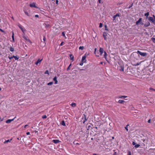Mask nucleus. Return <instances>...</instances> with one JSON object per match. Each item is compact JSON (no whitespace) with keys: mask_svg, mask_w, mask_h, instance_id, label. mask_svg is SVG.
Here are the masks:
<instances>
[{"mask_svg":"<svg viewBox=\"0 0 155 155\" xmlns=\"http://www.w3.org/2000/svg\"><path fill=\"white\" fill-rule=\"evenodd\" d=\"M136 53L137 54H139L140 55L143 57H145L147 55V53L146 52H142L139 51H137Z\"/></svg>","mask_w":155,"mask_h":155,"instance_id":"1","label":"nucleus"},{"mask_svg":"<svg viewBox=\"0 0 155 155\" xmlns=\"http://www.w3.org/2000/svg\"><path fill=\"white\" fill-rule=\"evenodd\" d=\"M18 26L22 31L23 32L24 34V32L26 31L25 28L20 24L18 25Z\"/></svg>","mask_w":155,"mask_h":155,"instance_id":"2","label":"nucleus"},{"mask_svg":"<svg viewBox=\"0 0 155 155\" xmlns=\"http://www.w3.org/2000/svg\"><path fill=\"white\" fill-rule=\"evenodd\" d=\"M86 54H85L82 57L81 61L85 63L86 61Z\"/></svg>","mask_w":155,"mask_h":155,"instance_id":"3","label":"nucleus"},{"mask_svg":"<svg viewBox=\"0 0 155 155\" xmlns=\"http://www.w3.org/2000/svg\"><path fill=\"white\" fill-rule=\"evenodd\" d=\"M148 20L150 21H151L153 23H155V21L153 19V17H149L148 18Z\"/></svg>","mask_w":155,"mask_h":155,"instance_id":"4","label":"nucleus"},{"mask_svg":"<svg viewBox=\"0 0 155 155\" xmlns=\"http://www.w3.org/2000/svg\"><path fill=\"white\" fill-rule=\"evenodd\" d=\"M132 144L133 145H135L134 147L135 148H137L140 146V145L139 144H136V143L134 141L133 142Z\"/></svg>","mask_w":155,"mask_h":155,"instance_id":"5","label":"nucleus"},{"mask_svg":"<svg viewBox=\"0 0 155 155\" xmlns=\"http://www.w3.org/2000/svg\"><path fill=\"white\" fill-rule=\"evenodd\" d=\"M103 36L105 40L106 41L107 39V33L106 32H104L103 34Z\"/></svg>","mask_w":155,"mask_h":155,"instance_id":"6","label":"nucleus"},{"mask_svg":"<svg viewBox=\"0 0 155 155\" xmlns=\"http://www.w3.org/2000/svg\"><path fill=\"white\" fill-rule=\"evenodd\" d=\"M24 34L23 35V38L25 40H26L27 41H28V42H30V43H31V41L28 38V37H27L25 36L24 35Z\"/></svg>","mask_w":155,"mask_h":155,"instance_id":"7","label":"nucleus"},{"mask_svg":"<svg viewBox=\"0 0 155 155\" xmlns=\"http://www.w3.org/2000/svg\"><path fill=\"white\" fill-rule=\"evenodd\" d=\"M16 118L15 117H14L13 119H8L6 120V123H11L12 121H13V120H14V119Z\"/></svg>","mask_w":155,"mask_h":155,"instance_id":"8","label":"nucleus"},{"mask_svg":"<svg viewBox=\"0 0 155 155\" xmlns=\"http://www.w3.org/2000/svg\"><path fill=\"white\" fill-rule=\"evenodd\" d=\"M29 5L31 7L36 8V6H35V3L34 2H33L31 4H30Z\"/></svg>","mask_w":155,"mask_h":155,"instance_id":"9","label":"nucleus"},{"mask_svg":"<svg viewBox=\"0 0 155 155\" xmlns=\"http://www.w3.org/2000/svg\"><path fill=\"white\" fill-rule=\"evenodd\" d=\"M52 141L54 143L57 144L60 142V141L58 140H53Z\"/></svg>","mask_w":155,"mask_h":155,"instance_id":"10","label":"nucleus"},{"mask_svg":"<svg viewBox=\"0 0 155 155\" xmlns=\"http://www.w3.org/2000/svg\"><path fill=\"white\" fill-rule=\"evenodd\" d=\"M99 51L100 52V54L101 55H102V54L104 52V49L102 48H100L99 49Z\"/></svg>","mask_w":155,"mask_h":155,"instance_id":"11","label":"nucleus"},{"mask_svg":"<svg viewBox=\"0 0 155 155\" xmlns=\"http://www.w3.org/2000/svg\"><path fill=\"white\" fill-rule=\"evenodd\" d=\"M119 14H117L116 15H114L113 17V21H114L115 20V19L117 17H119Z\"/></svg>","mask_w":155,"mask_h":155,"instance_id":"12","label":"nucleus"},{"mask_svg":"<svg viewBox=\"0 0 155 155\" xmlns=\"http://www.w3.org/2000/svg\"><path fill=\"white\" fill-rule=\"evenodd\" d=\"M142 21V18H140L136 22V24L138 25Z\"/></svg>","mask_w":155,"mask_h":155,"instance_id":"13","label":"nucleus"},{"mask_svg":"<svg viewBox=\"0 0 155 155\" xmlns=\"http://www.w3.org/2000/svg\"><path fill=\"white\" fill-rule=\"evenodd\" d=\"M42 60V59H38L37 60V61L35 63V64L36 65H38V64L39 63H40Z\"/></svg>","mask_w":155,"mask_h":155,"instance_id":"14","label":"nucleus"},{"mask_svg":"<svg viewBox=\"0 0 155 155\" xmlns=\"http://www.w3.org/2000/svg\"><path fill=\"white\" fill-rule=\"evenodd\" d=\"M53 80L55 81V84H56L58 83V81L57 80V77L56 76L55 77L53 78Z\"/></svg>","mask_w":155,"mask_h":155,"instance_id":"15","label":"nucleus"},{"mask_svg":"<svg viewBox=\"0 0 155 155\" xmlns=\"http://www.w3.org/2000/svg\"><path fill=\"white\" fill-rule=\"evenodd\" d=\"M150 25V24L149 22H148L144 24V26L146 27H148Z\"/></svg>","mask_w":155,"mask_h":155,"instance_id":"16","label":"nucleus"},{"mask_svg":"<svg viewBox=\"0 0 155 155\" xmlns=\"http://www.w3.org/2000/svg\"><path fill=\"white\" fill-rule=\"evenodd\" d=\"M61 124L63 126H66V124L65 123V122L64 120H62L61 123Z\"/></svg>","mask_w":155,"mask_h":155,"instance_id":"17","label":"nucleus"},{"mask_svg":"<svg viewBox=\"0 0 155 155\" xmlns=\"http://www.w3.org/2000/svg\"><path fill=\"white\" fill-rule=\"evenodd\" d=\"M70 59L72 60L73 61H74L73 59H74V56L72 54H70Z\"/></svg>","mask_w":155,"mask_h":155,"instance_id":"18","label":"nucleus"},{"mask_svg":"<svg viewBox=\"0 0 155 155\" xmlns=\"http://www.w3.org/2000/svg\"><path fill=\"white\" fill-rule=\"evenodd\" d=\"M124 102V100H119L118 101V102L120 104H123Z\"/></svg>","mask_w":155,"mask_h":155,"instance_id":"19","label":"nucleus"},{"mask_svg":"<svg viewBox=\"0 0 155 155\" xmlns=\"http://www.w3.org/2000/svg\"><path fill=\"white\" fill-rule=\"evenodd\" d=\"M84 116V121H83V124H84L85 123V122L87 120V119H86V116L84 114L83 115Z\"/></svg>","mask_w":155,"mask_h":155,"instance_id":"20","label":"nucleus"},{"mask_svg":"<svg viewBox=\"0 0 155 155\" xmlns=\"http://www.w3.org/2000/svg\"><path fill=\"white\" fill-rule=\"evenodd\" d=\"M12 139H11L10 140H6L4 142V143H8V142H10L11 140H12Z\"/></svg>","mask_w":155,"mask_h":155,"instance_id":"21","label":"nucleus"},{"mask_svg":"<svg viewBox=\"0 0 155 155\" xmlns=\"http://www.w3.org/2000/svg\"><path fill=\"white\" fill-rule=\"evenodd\" d=\"M71 106L72 107H75L76 106V104L75 103H72L71 104Z\"/></svg>","mask_w":155,"mask_h":155,"instance_id":"22","label":"nucleus"},{"mask_svg":"<svg viewBox=\"0 0 155 155\" xmlns=\"http://www.w3.org/2000/svg\"><path fill=\"white\" fill-rule=\"evenodd\" d=\"M149 12H147L145 14L144 16H146V17L147 18L148 17V16H149Z\"/></svg>","mask_w":155,"mask_h":155,"instance_id":"23","label":"nucleus"},{"mask_svg":"<svg viewBox=\"0 0 155 155\" xmlns=\"http://www.w3.org/2000/svg\"><path fill=\"white\" fill-rule=\"evenodd\" d=\"M104 58L107 60V59H107V53L105 51H104Z\"/></svg>","mask_w":155,"mask_h":155,"instance_id":"24","label":"nucleus"},{"mask_svg":"<svg viewBox=\"0 0 155 155\" xmlns=\"http://www.w3.org/2000/svg\"><path fill=\"white\" fill-rule=\"evenodd\" d=\"M9 50L11 51H14V48L12 47H11L10 48Z\"/></svg>","mask_w":155,"mask_h":155,"instance_id":"25","label":"nucleus"},{"mask_svg":"<svg viewBox=\"0 0 155 155\" xmlns=\"http://www.w3.org/2000/svg\"><path fill=\"white\" fill-rule=\"evenodd\" d=\"M12 40L13 41H14L15 40H14V34L13 32H12Z\"/></svg>","mask_w":155,"mask_h":155,"instance_id":"26","label":"nucleus"},{"mask_svg":"<svg viewBox=\"0 0 155 155\" xmlns=\"http://www.w3.org/2000/svg\"><path fill=\"white\" fill-rule=\"evenodd\" d=\"M13 57L15 59V60H17L18 59H19V57H18L16 56H13Z\"/></svg>","mask_w":155,"mask_h":155,"instance_id":"27","label":"nucleus"},{"mask_svg":"<svg viewBox=\"0 0 155 155\" xmlns=\"http://www.w3.org/2000/svg\"><path fill=\"white\" fill-rule=\"evenodd\" d=\"M120 71H124V67H121V68L120 69Z\"/></svg>","mask_w":155,"mask_h":155,"instance_id":"28","label":"nucleus"},{"mask_svg":"<svg viewBox=\"0 0 155 155\" xmlns=\"http://www.w3.org/2000/svg\"><path fill=\"white\" fill-rule=\"evenodd\" d=\"M71 64H70V65H69V66H68V68H67V71H68L70 70V67L71 66Z\"/></svg>","mask_w":155,"mask_h":155,"instance_id":"29","label":"nucleus"},{"mask_svg":"<svg viewBox=\"0 0 155 155\" xmlns=\"http://www.w3.org/2000/svg\"><path fill=\"white\" fill-rule=\"evenodd\" d=\"M126 97H127V96H120L119 97V98H126Z\"/></svg>","mask_w":155,"mask_h":155,"instance_id":"30","label":"nucleus"},{"mask_svg":"<svg viewBox=\"0 0 155 155\" xmlns=\"http://www.w3.org/2000/svg\"><path fill=\"white\" fill-rule=\"evenodd\" d=\"M146 140H143V146H145V143H146Z\"/></svg>","mask_w":155,"mask_h":155,"instance_id":"31","label":"nucleus"},{"mask_svg":"<svg viewBox=\"0 0 155 155\" xmlns=\"http://www.w3.org/2000/svg\"><path fill=\"white\" fill-rule=\"evenodd\" d=\"M79 49L83 50L84 48V46H80L79 47Z\"/></svg>","mask_w":155,"mask_h":155,"instance_id":"32","label":"nucleus"},{"mask_svg":"<svg viewBox=\"0 0 155 155\" xmlns=\"http://www.w3.org/2000/svg\"><path fill=\"white\" fill-rule=\"evenodd\" d=\"M104 27H105V30H106V31H108V29L107 28V25H104Z\"/></svg>","mask_w":155,"mask_h":155,"instance_id":"33","label":"nucleus"},{"mask_svg":"<svg viewBox=\"0 0 155 155\" xmlns=\"http://www.w3.org/2000/svg\"><path fill=\"white\" fill-rule=\"evenodd\" d=\"M151 40L154 43H155V38H151Z\"/></svg>","mask_w":155,"mask_h":155,"instance_id":"34","label":"nucleus"},{"mask_svg":"<svg viewBox=\"0 0 155 155\" xmlns=\"http://www.w3.org/2000/svg\"><path fill=\"white\" fill-rule=\"evenodd\" d=\"M53 83L52 82H51L48 83V85H51Z\"/></svg>","mask_w":155,"mask_h":155,"instance_id":"35","label":"nucleus"},{"mask_svg":"<svg viewBox=\"0 0 155 155\" xmlns=\"http://www.w3.org/2000/svg\"><path fill=\"white\" fill-rule=\"evenodd\" d=\"M25 14L27 16H30L29 14L27 12L25 11Z\"/></svg>","mask_w":155,"mask_h":155,"instance_id":"36","label":"nucleus"},{"mask_svg":"<svg viewBox=\"0 0 155 155\" xmlns=\"http://www.w3.org/2000/svg\"><path fill=\"white\" fill-rule=\"evenodd\" d=\"M127 155H131V152L130 151H128Z\"/></svg>","mask_w":155,"mask_h":155,"instance_id":"37","label":"nucleus"},{"mask_svg":"<svg viewBox=\"0 0 155 155\" xmlns=\"http://www.w3.org/2000/svg\"><path fill=\"white\" fill-rule=\"evenodd\" d=\"M47 117V116L46 115H44L42 117V118L43 119H45Z\"/></svg>","mask_w":155,"mask_h":155,"instance_id":"38","label":"nucleus"},{"mask_svg":"<svg viewBox=\"0 0 155 155\" xmlns=\"http://www.w3.org/2000/svg\"><path fill=\"white\" fill-rule=\"evenodd\" d=\"M62 35L64 37H65V34L64 32L63 31L62 32Z\"/></svg>","mask_w":155,"mask_h":155,"instance_id":"39","label":"nucleus"},{"mask_svg":"<svg viewBox=\"0 0 155 155\" xmlns=\"http://www.w3.org/2000/svg\"><path fill=\"white\" fill-rule=\"evenodd\" d=\"M102 23H100V24H99V27L101 28L102 27Z\"/></svg>","mask_w":155,"mask_h":155,"instance_id":"40","label":"nucleus"},{"mask_svg":"<svg viewBox=\"0 0 155 155\" xmlns=\"http://www.w3.org/2000/svg\"><path fill=\"white\" fill-rule=\"evenodd\" d=\"M84 63V62H83L82 61H81V62L80 63V65L81 66H82L83 64Z\"/></svg>","mask_w":155,"mask_h":155,"instance_id":"41","label":"nucleus"},{"mask_svg":"<svg viewBox=\"0 0 155 155\" xmlns=\"http://www.w3.org/2000/svg\"><path fill=\"white\" fill-rule=\"evenodd\" d=\"M129 125L128 124L127 125V126L126 127H125V129H126V130L127 131L128 130V129H127V127L128 126H129Z\"/></svg>","mask_w":155,"mask_h":155,"instance_id":"42","label":"nucleus"},{"mask_svg":"<svg viewBox=\"0 0 155 155\" xmlns=\"http://www.w3.org/2000/svg\"><path fill=\"white\" fill-rule=\"evenodd\" d=\"M150 90H153V91H155V89H153L152 88H151V87L150 88Z\"/></svg>","mask_w":155,"mask_h":155,"instance_id":"43","label":"nucleus"},{"mask_svg":"<svg viewBox=\"0 0 155 155\" xmlns=\"http://www.w3.org/2000/svg\"><path fill=\"white\" fill-rule=\"evenodd\" d=\"M8 58H9V59L11 60V59L12 58H13V56H12V57H10V56H8Z\"/></svg>","mask_w":155,"mask_h":155,"instance_id":"44","label":"nucleus"},{"mask_svg":"<svg viewBox=\"0 0 155 155\" xmlns=\"http://www.w3.org/2000/svg\"><path fill=\"white\" fill-rule=\"evenodd\" d=\"M43 40H44V41H45L46 40V38L45 36H44L43 38Z\"/></svg>","mask_w":155,"mask_h":155,"instance_id":"45","label":"nucleus"},{"mask_svg":"<svg viewBox=\"0 0 155 155\" xmlns=\"http://www.w3.org/2000/svg\"><path fill=\"white\" fill-rule=\"evenodd\" d=\"M58 2L59 1L58 0H56V3L57 5L58 4Z\"/></svg>","mask_w":155,"mask_h":155,"instance_id":"46","label":"nucleus"},{"mask_svg":"<svg viewBox=\"0 0 155 155\" xmlns=\"http://www.w3.org/2000/svg\"><path fill=\"white\" fill-rule=\"evenodd\" d=\"M64 42L63 41L62 42L61 44H60V46H61L63 45Z\"/></svg>","mask_w":155,"mask_h":155,"instance_id":"47","label":"nucleus"},{"mask_svg":"<svg viewBox=\"0 0 155 155\" xmlns=\"http://www.w3.org/2000/svg\"><path fill=\"white\" fill-rule=\"evenodd\" d=\"M133 4H132L131 5H130V6H129V7H128V8H130L131 7H132V6H133Z\"/></svg>","mask_w":155,"mask_h":155,"instance_id":"48","label":"nucleus"},{"mask_svg":"<svg viewBox=\"0 0 155 155\" xmlns=\"http://www.w3.org/2000/svg\"><path fill=\"white\" fill-rule=\"evenodd\" d=\"M113 155H117L116 152H114L113 154Z\"/></svg>","mask_w":155,"mask_h":155,"instance_id":"49","label":"nucleus"},{"mask_svg":"<svg viewBox=\"0 0 155 155\" xmlns=\"http://www.w3.org/2000/svg\"><path fill=\"white\" fill-rule=\"evenodd\" d=\"M26 134L27 135H29L30 134V133L29 132H27L26 133Z\"/></svg>","mask_w":155,"mask_h":155,"instance_id":"50","label":"nucleus"},{"mask_svg":"<svg viewBox=\"0 0 155 155\" xmlns=\"http://www.w3.org/2000/svg\"><path fill=\"white\" fill-rule=\"evenodd\" d=\"M35 17H39V16L38 15H35Z\"/></svg>","mask_w":155,"mask_h":155,"instance_id":"51","label":"nucleus"},{"mask_svg":"<svg viewBox=\"0 0 155 155\" xmlns=\"http://www.w3.org/2000/svg\"><path fill=\"white\" fill-rule=\"evenodd\" d=\"M150 120H151L150 119L148 121V123H150Z\"/></svg>","mask_w":155,"mask_h":155,"instance_id":"52","label":"nucleus"},{"mask_svg":"<svg viewBox=\"0 0 155 155\" xmlns=\"http://www.w3.org/2000/svg\"><path fill=\"white\" fill-rule=\"evenodd\" d=\"M96 50H97V48H95V50H94V53L95 54H96Z\"/></svg>","mask_w":155,"mask_h":155,"instance_id":"53","label":"nucleus"},{"mask_svg":"<svg viewBox=\"0 0 155 155\" xmlns=\"http://www.w3.org/2000/svg\"><path fill=\"white\" fill-rule=\"evenodd\" d=\"M45 74H48V71H46L45 73Z\"/></svg>","mask_w":155,"mask_h":155,"instance_id":"54","label":"nucleus"},{"mask_svg":"<svg viewBox=\"0 0 155 155\" xmlns=\"http://www.w3.org/2000/svg\"><path fill=\"white\" fill-rule=\"evenodd\" d=\"M98 2L99 3H101V0H99Z\"/></svg>","mask_w":155,"mask_h":155,"instance_id":"55","label":"nucleus"},{"mask_svg":"<svg viewBox=\"0 0 155 155\" xmlns=\"http://www.w3.org/2000/svg\"><path fill=\"white\" fill-rule=\"evenodd\" d=\"M28 126V125H25L24 126V127L25 128H26V127Z\"/></svg>","mask_w":155,"mask_h":155,"instance_id":"56","label":"nucleus"},{"mask_svg":"<svg viewBox=\"0 0 155 155\" xmlns=\"http://www.w3.org/2000/svg\"><path fill=\"white\" fill-rule=\"evenodd\" d=\"M153 16L154 17V18L155 17V16L154 15H153Z\"/></svg>","mask_w":155,"mask_h":155,"instance_id":"57","label":"nucleus"},{"mask_svg":"<svg viewBox=\"0 0 155 155\" xmlns=\"http://www.w3.org/2000/svg\"><path fill=\"white\" fill-rule=\"evenodd\" d=\"M1 21H2L1 19L0 18V22H1Z\"/></svg>","mask_w":155,"mask_h":155,"instance_id":"58","label":"nucleus"},{"mask_svg":"<svg viewBox=\"0 0 155 155\" xmlns=\"http://www.w3.org/2000/svg\"><path fill=\"white\" fill-rule=\"evenodd\" d=\"M153 19L154 20V21H155V17L153 18Z\"/></svg>","mask_w":155,"mask_h":155,"instance_id":"59","label":"nucleus"},{"mask_svg":"<svg viewBox=\"0 0 155 155\" xmlns=\"http://www.w3.org/2000/svg\"><path fill=\"white\" fill-rule=\"evenodd\" d=\"M114 137H112V139H114Z\"/></svg>","mask_w":155,"mask_h":155,"instance_id":"60","label":"nucleus"},{"mask_svg":"<svg viewBox=\"0 0 155 155\" xmlns=\"http://www.w3.org/2000/svg\"><path fill=\"white\" fill-rule=\"evenodd\" d=\"M0 29L1 30V31H2V32L3 31L1 29Z\"/></svg>","mask_w":155,"mask_h":155,"instance_id":"61","label":"nucleus"},{"mask_svg":"<svg viewBox=\"0 0 155 155\" xmlns=\"http://www.w3.org/2000/svg\"><path fill=\"white\" fill-rule=\"evenodd\" d=\"M139 65V64L138 63H137V64H136V65Z\"/></svg>","mask_w":155,"mask_h":155,"instance_id":"62","label":"nucleus"},{"mask_svg":"<svg viewBox=\"0 0 155 155\" xmlns=\"http://www.w3.org/2000/svg\"><path fill=\"white\" fill-rule=\"evenodd\" d=\"M2 89L0 87V91Z\"/></svg>","mask_w":155,"mask_h":155,"instance_id":"63","label":"nucleus"},{"mask_svg":"<svg viewBox=\"0 0 155 155\" xmlns=\"http://www.w3.org/2000/svg\"><path fill=\"white\" fill-rule=\"evenodd\" d=\"M101 64H103V62H101Z\"/></svg>","mask_w":155,"mask_h":155,"instance_id":"64","label":"nucleus"}]
</instances>
